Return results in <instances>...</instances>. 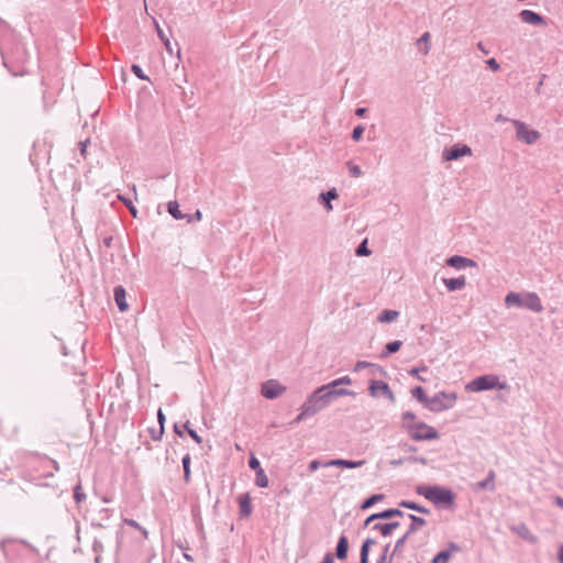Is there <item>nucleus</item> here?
<instances>
[{"label":"nucleus","instance_id":"43","mask_svg":"<svg viewBox=\"0 0 563 563\" xmlns=\"http://www.w3.org/2000/svg\"><path fill=\"white\" fill-rule=\"evenodd\" d=\"M341 386V383H339V378L330 382L329 384L320 386V388H325L324 391H331V390H340L341 388H338Z\"/></svg>","mask_w":563,"mask_h":563},{"label":"nucleus","instance_id":"45","mask_svg":"<svg viewBox=\"0 0 563 563\" xmlns=\"http://www.w3.org/2000/svg\"><path fill=\"white\" fill-rule=\"evenodd\" d=\"M74 498L76 499L77 503H81L86 498V495L82 493L81 485H77L75 487Z\"/></svg>","mask_w":563,"mask_h":563},{"label":"nucleus","instance_id":"16","mask_svg":"<svg viewBox=\"0 0 563 563\" xmlns=\"http://www.w3.org/2000/svg\"><path fill=\"white\" fill-rule=\"evenodd\" d=\"M511 531L518 534L521 539L528 541L531 544H536L538 542V537L534 536L528 526L523 522H520L516 526L511 527Z\"/></svg>","mask_w":563,"mask_h":563},{"label":"nucleus","instance_id":"51","mask_svg":"<svg viewBox=\"0 0 563 563\" xmlns=\"http://www.w3.org/2000/svg\"><path fill=\"white\" fill-rule=\"evenodd\" d=\"M486 64L487 66L493 70V71H498L500 69V65L499 63L496 60V58H489L486 60Z\"/></svg>","mask_w":563,"mask_h":563},{"label":"nucleus","instance_id":"57","mask_svg":"<svg viewBox=\"0 0 563 563\" xmlns=\"http://www.w3.org/2000/svg\"><path fill=\"white\" fill-rule=\"evenodd\" d=\"M339 383H341V385H351L352 379L350 378V376L346 375V376L340 377Z\"/></svg>","mask_w":563,"mask_h":563},{"label":"nucleus","instance_id":"4","mask_svg":"<svg viewBox=\"0 0 563 563\" xmlns=\"http://www.w3.org/2000/svg\"><path fill=\"white\" fill-rule=\"evenodd\" d=\"M405 430L415 441L437 440L440 437L439 432L433 427L422 421L405 423Z\"/></svg>","mask_w":563,"mask_h":563},{"label":"nucleus","instance_id":"53","mask_svg":"<svg viewBox=\"0 0 563 563\" xmlns=\"http://www.w3.org/2000/svg\"><path fill=\"white\" fill-rule=\"evenodd\" d=\"M407 461L412 462V463H419L421 465L428 464V460L424 456H409L407 459Z\"/></svg>","mask_w":563,"mask_h":563},{"label":"nucleus","instance_id":"38","mask_svg":"<svg viewBox=\"0 0 563 563\" xmlns=\"http://www.w3.org/2000/svg\"><path fill=\"white\" fill-rule=\"evenodd\" d=\"M156 29H157L158 36L163 41L166 49L172 54L173 49H172L169 38L165 35V33L163 32V30L159 27V25L157 23H156Z\"/></svg>","mask_w":563,"mask_h":563},{"label":"nucleus","instance_id":"55","mask_svg":"<svg viewBox=\"0 0 563 563\" xmlns=\"http://www.w3.org/2000/svg\"><path fill=\"white\" fill-rule=\"evenodd\" d=\"M320 563H334V555L328 552Z\"/></svg>","mask_w":563,"mask_h":563},{"label":"nucleus","instance_id":"15","mask_svg":"<svg viewBox=\"0 0 563 563\" xmlns=\"http://www.w3.org/2000/svg\"><path fill=\"white\" fill-rule=\"evenodd\" d=\"M495 477H496L495 471L489 470L486 478L475 483L473 485V489L475 492H481V490L494 492L496 489Z\"/></svg>","mask_w":563,"mask_h":563},{"label":"nucleus","instance_id":"8","mask_svg":"<svg viewBox=\"0 0 563 563\" xmlns=\"http://www.w3.org/2000/svg\"><path fill=\"white\" fill-rule=\"evenodd\" d=\"M368 390H369V394L371 396L373 397H377L378 396V391H382V394L390 401H395V395L391 390V388L389 387V385L383 380H376V379H372L369 382V386H368Z\"/></svg>","mask_w":563,"mask_h":563},{"label":"nucleus","instance_id":"59","mask_svg":"<svg viewBox=\"0 0 563 563\" xmlns=\"http://www.w3.org/2000/svg\"><path fill=\"white\" fill-rule=\"evenodd\" d=\"M367 108H356L355 115L362 118L366 114Z\"/></svg>","mask_w":563,"mask_h":563},{"label":"nucleus","instance_id":"50","mask_svg":"<svg viewBox=\"0 0 563 563\" xmlns=\"http://www.w3.org/2000/svg\"><path fill=\"white\" fill-rule=\"evenodd\" d=\"M427 369H428V367H427V366H422V367H413V368H411V369L409 371V374H410V375H412V376H416V377H417L419 380H421V382H426V379H424V378H422V377H420L418 374H419V372H420V371L426 372Z\"/></svg>","mask_w":563,"mask_h":563},{"label":"nucleus","instance_id":"63","mask_svg":"<svg viewBox=\"0 0 563 563\" xmlns=\"http://www.w3.org/2000/svg\"><path fill=\"white\" fill-rule=\"evenodd\" d=\"M558 559L560 563H563V544L559 548Z\"/></svg>","mask_w":563,"mask_h":563},{"label":"nucleus","instance_id":"14","mask_svg":"<svg viewBox=\"0 0 563 563\" xmlns=\"http://www.w3.org/2000/svg\"><path fill=\"white\" fill-rule=\"evenodd\" d=\"M365 464V460L360 461H352V460H344V459H334L325 461L322 464V467H330V466H336V467H343V468H357Z\"/></svg>","mask_w":563,"mask_h":563},{"label":"nucleus","instance_id":"22","mask_svg":"<svg viewBox=\"0 0 563 563\" xmlns=\"http://www.w3.org/2000/svg\"><path fill=\"white\" fill-rule=\"evenodd\" d=\"M339 197L336 189L332 188L325 192H321L319 199L323 203V207L327 211H331L333 209L331 201Z\"/></svg>","mask_w":563,"mask_h":563},{"label":"nucleus","instance_id":"29","mask_svg":"<svg viewBox=\"0 0 563 563\" xmlns=\"http://www.w3.org/2000/svg\"><path fill=\"white\" fill-rule=\"evenodd\" d=\"M411 395L424 407H427L430 397L427 396L424 389L421 386H416L415 388H412Z\"/></svg>","mask_w":563,"mask_h":563},{"label":"nucleus","instance_id":"58","mask_svg":"<svg viewBox=\"0 0 563 563\" xmlns=\"http://www.w3.org/2000/svg\"><path fill=\"white\" fill-rule=\"evenodd\" d=\"M376 543V541L372 538H367L363 541V545H365L366 548L371 549L372 545H374Z\"/></svg>","mask_w":563,"mask_h":563},{"label":"nucleus","instance_id":"27","mask_svg":"<svg viewBox=\"0 0 563 563\" xmlns=\"http://www.w3.org/2000/svg\"><path fill=\"white\" fill-rule=\"evenodd\" d=\"M384 499H385L384 494H373L362 501L360 508H361V510H367L371 507H373L375 504H377Z\"/></svg>","mask_w":563,"mask_h":563},{"label":"nucleus","instance_id":"9","mask_svg":"<svg viewBox=\"0 0 563 563\" xmlns=\"http://www.w3.org/2000/svg\"><path fill=\"white\" fill-rule=\"evenodd\" d=\"M405 514L398 508H387L383 511L369 515L363 522V528H367L375 520L390 519L394 517H402Z\"/></svg>","mask_w":563,"mask_h":563},{"label":"nucleus","instance_id":"19","mask_svg":"<svg viewBox=\"0 0 563 563\" xmlns=\"http://www.w3.org/2000/svg\"><path fill=\"white\" fill-rule=\"evenodd\" d=\"M443 284L449 291H456L465 287L466 278L463 275L456 278H443Z\"/></svg>","mask_w":563,"mask_h":563},{"label":"nucleus","instance_id":"60","mask_svg":"<svg viewBox=\"0 0 563 563\" xmlns=\"http://www.w3.org/2000/svg\"><path fill=\"white\" fill-rule=\"evenodd\" d=\"M389 549H390V543L385 544V547L382 550L380 555H385V558H389V555H390Z\"/></svg>","mask_w":563,"mask_h":563},{"label":"nucleus","instance_id":"33","mask_svg":"<svg viewBox=\"0 0 563 563\" xmlns=\"http://www.w3.org/2000/svg\"><path fill=\"white\" fill-rule=\"evenodd\" d=\"M190 455L186 454L183 457V467H184V479L186 483L190 482Z\"/></svg>","mask_w":563,"mask_h":563},{"label":"nucleus","instance_id":"20","mask_svg":"<svg viewBox=\"0 0 563 563\" xmlns=\"http://www.w3.org/2000/svg\"><path fill=\"white\" fill-rule=\"evenodd\" d=\"M126 294L122 286L114 288V300L120 311L124 312L129 309V305L125 300Z\"/></svg>","mask_w":563,"mask_h":563},{"label":"nucleus","instance_id":"6","mask_svg":"<svg viewBox=\"0 0 563 563\" xmlns=\"http://www.w3.org/2000/svg\"><path fill=\"white\" fill-rule=\"evenodd\" d=\"M511 122L516 128V137L518 141L531 145L540 139V133L537 130L529 129L525 122L519 120H511Z\"/></svg>","mask_w":563,"mask_h":563},{"label":"nucleus","instance_id":"40","mask_svg":"<svg viewBox=\"0 0 563 563\" xmlns=\"http://www.w3.org/2000/svg\"><path fill=\"white\" fill-rule=\"evenodd\" d=\"M364 130H365V128L363 125H361V124L356 125L352 131V135H351L352 140L355 142L361 141Z\"/></svg>","mask_w":563,"mask_h":563},{"label":"nucleus","instance_id":"48","mask_svg":"<svg viewBox=\"0 0 563 563\" xmlns=\"http://www.w3.org/2000/svg\"><path fill=\"white\" fill-rule=\"evenodd\" d=\"M119 199H120V200H122V201L125 203V206L129 208V210H130L131 214H132L134 218H136V216H137V210H136V208L133 206L132 201H131V200H128V199H125V198H123V197H121V196H119Z\"/></svg>","mask_w":563,"mask_h":563},{"label":"nucleus","instance_id":"28","mask_svg":"<svg viewBox=\"0 0 563 563\" xmlns=\"http://www.w3.org/2000/svg\"><path fill=\"white\" fill-rule=\"evenodd\" d=\"M408 518L411 520V523L409 526V532H416L417 530L427 525V521L422 517L409 514Z\"/></svg>","mask_w":563,"mask_h":563},{"label":"nucleus","instance_id":"36","mask_svg":"<svg viewBox=\"0 0 563 563\" xmlns=\"http://www.w3.org/2000/svg\"><path fill=\"white\" fill-rule=\"evenodd\" d=\"M372 530L378 531L383 537H389V526L386 523H375L372 526Z\"/></svg>","mask_w":563,"mask_h":563},{"label":"nucleus","instance_id":"17","mask_svg":"<svg viewBox=\"0 0 563 563\" xmlns=\"http://www.w3.org/2000/svg\"><path fill=\"white\" fill-rule=\"evenodd\" d=\"M238 503L240 507V516L242 518H247L252 514V504L250 494H241L238 497Z\"/></svg>","mask_w":563,"mask_h":563},{"label":"nucleus","instance_id":"32","mask_svg":"<svg viewBox=\"0 0 563 563\" xmlns=\"http://www.w3.org/2000/svg\"><path fill=\"white\" fill-rule=\"evenodd\" d=\"M371 254H372V251L367 246V239H365L357 245V247L355 250V255L356 256H369Z\"/></svg>","mask_w":563,"mask_h":563},{"label":"nucleus","instance_id":"47","mask_svg":"<svg viewBox=\"0 0 563 563\" xmlns=\"http://www.w3.org/2000/svg\"><path fill=\"white\" fill-rule=\"evenodd\" d=\"M132 71L137 78L142 80H148V77L143 73L142 68L139 65H132Z\"/></svg>","mask_w":563,"mask_h":563},{"label":"nucleus","instance_id":"44","mask_svg":"<svg viewBox=\"0 0 563 563\" xmlns=\"http://www.w3.org/2000/svg\"><path fill=\"white\" fill-rule=\"evenodd\" d=\"M401 419H402L404 424L405 423H416L415 422L416 415L412 411H405V412H402Z\"/></svg>","mask_w":563,"mask_h":563},{"label":"nucleus","instance_id":"49","mask_svg":"<svg viewBox=\"0 0 563 563\" xmlns=\"http://www.w3.org/2000/svg\"><path fill=\"white\" fill-rule=\"evenodd\" d=\"M371 362L367 361H357L353 367V372H360L364 368H369Z\"/></svg>","mask_w":563,"mask_h":563},{"label":"nucleus","instance_id":"18","mask_svg":"<svg viewBox=\"0 0 563 563\" xmlns=\"http://www.w3.org/2000/svg\"><path fill=\"white\" fill-rule=\"evenodd\" d=\"M349 553V539L345 534H341L336 547H335V558L338 560H345Z\"/></svg>","mask_w":563,"mask_h":563},{"label":"nucleus","instance_id":"26","mask_svg":"<svg viewBox=\"0 0 563 563\" xmlns=\"http://www.w3.org/2000/svg\"><path fill=\"white\" fill-rule=\"evenodd\" d=\"M398 317H399V311L391 310V309H385L378 314L377 320L380 323H389V322L395 321Z\"/></svg>","mask_w":563,"mask_h":563},{"label":"nucleus","instance_id":"21","mask_svg":"<svg viewBox=\"0 0 563 563\" xmlns=\"http://www.w3.org/2000/svg\"><path fill=\"white\" fill-rule=\"evenodd\" d=\"M262 394L268 399L276 398L279 394V385L277 382H267L262 387Z\"/></svg>","mask_w":563,"mask_h":563},{"label":"nucleus","instance_id":"3","mask_svg":"<svg viewBox=\"0 0 563 563\" xmlns=\"http://www.w3.org/2000/svg\"><path fill=\"white\" fill-rule=\"evenodd\" d=\"M507 387L506 383H501L499 377L494 374H487L477 376L472 379L466 386L465 389L467 391L479 393L485 390L493 389H505Z\"/></svg>","mask_w":563,"mask_h":563},{"label":"nucleus","instance_id":"13","mask_svg":"<svg viewBox=\"0 0 563 563\" xmlns=\"http://www.w3.org/2000/svg\"><path fill=\"white\" fill-rule=\"evenodd\" d=\"M522 308H527L533 312H542L543 306L540 297L536 292H525Z\"/></svg>","mask_w":563,"mask_h":563},{"label":"nucleus","instance_id":"30","mask_svg":"<svg viewBox=\"0 0 563 563\" xmlns=\"http://www.w3.org/2000/svg\"><path fill=\"white\" fill-rule=\"evenodd\" d=\"M407 541H405L401 537L396 541L393 551L390 552L388 563H393L394 556L400 555L404 551V547Z\"/></svg>","mask_w":563,"mask_h":563},{"label":"nucleus","instance_id":"64","mask_svg":"<svg viewBox=\"0 0 563 563\" xmlns=\"http://www.w3.org/2000/svg\"><path fill=\"white\" fill-rule=\"evenodd\" d=\"M389 558H385V555H379L376 563H388Z\"/></svg>","mask_w":563,"mask_h":563},{"label":"nucleus","instance_id":"35","mask_svg":"<svg viewBox=\"0 0 563 563\" xmlns=\"http://www.w3.org/2000/svg\"><path fill=\"white\" fill-rule=\"evenodd\" d=\"M368 369H369V375H372V376H386L387 375V372L385 371V368L375 363H371V366Z\"/></svg>","mask_w":563,"mask_h":563},{"label":"nucleus","instance_id":"7","mask_svg":"<svg viewBox=\"0 0 563 563\" xmlns=\"http://www.w3.org/2000/svg\"><path fill=\"white\" fill-rule=\"evenodd\" d=\"M472 155V150L466 144L456 143L449 148H444L442 153L443 161H457L464 156Z\"/></svg>","mask_w":563,"mask_h":563},{"label":"nucleus","instance_id":"25","mask_svg":"<svg viewBox=\"0 0 563 563\" xmlns=\"http://www.w3.org/2000/svg\"><path fill=\"white\" fill-rule=\"evenodd\" d=\"M399 507H402V508H406V509H410V510H415V511H418L420 514H424V515H429L430 514V509L426 508L424 506H421L415 501H411V500H401L399 501Z\"/></svg>","mask_w":563,"mask_h":563},{"label":"nucleus","instance_id":"52","mask_svg":"<svg viewBox=\"0 0 563 563\" xmlns=\"http://www.w3.org/2000/svg\"><path fill=\"white\" fill-rule=\"evenodd\" d=\"M323 463H324V462H321V461H319V460H312V461L309 463V465H308V470H309V472H311V473L316 472L319 467H321V466H322V464H323Z\"/></svg>","mask_w":563,"mask_h":563},{"label":"nucleus","instance_id":"46","mask_svg":"<svg viewBox=\"0 0 563 563\" xmlns=\"http://www.w3.org/2000/svg\"><path fill=\"white\" fill-rule=\"evenodd\" d=\"M184 428L187 430L188 434L195 440V442H197L198 444L202 442V439L197 434V432L194 429L189 427L188 422L184 426Z\"/></svg>","mask_w":563,"mask_h":563},{"label":"nucleus","instance_id":"54","mask_svg":"<svg viewBox=\"0 0 563 563\" xmlns=\"http://www.w3.org/2000/svg\"><path fill=\"white\" fill-rule=\"evenodd\" d=\"M249 464H250V467L256 472L258 470H262L260 466L258 460L254 455L251 456Z\"/></svg>","mask_w":563,"mask_h":563},{"label":"nucleus","instance_id":"10","mask_svg":"<svg viewBox=\"0 0 563 563\" xmlns=\"http://www.w3.org/2000/svg\"><path fill=\"white\" fill-rule=\"evenodd\" d=\"M462 551V548L456 542H449L444 550H441L433 556L435 563H449L453 554Z\"/></svg>","mask_w":563,"mask_h":563},{"label":"nucleus","instance_id":"37","mask_svg":"<svg viewBox=\"0 0 563 563\" xmlns=\"http://www.w3.org/2000/svg\"><path fill=\"white\" fill-rule=\"evenodd\" d=\"M123 522L130 527H133L134 529H137L139 531H141V533L143 534V537L145 539H147L148 537V532L146 529H144L143 527H141L135 520L133 519H124Z\"/></svg>","mask_w":563,"mask_h":563},{"label":"nucleus","instance_id":"5","mask_svg":"<svg viewBox=\"0 0 563 563\" xmlns=\"http://www.w3.org/2000/svg\"><path fill=\"white\" fill-rule=\"evenodd\" d=\"M456 393L439 391L429 398L427 407L432 412H441L455 406Z\"/></svg>","mask_w":563,"mask_h":563},{"label":"nucleus","instance_id":"34","mask_svg":"<svg viewBox=\"0 0 563 563\" xmlns=\"http://www.w3.org/2000/svg\"><path fill=\"white\" fill-rule=\"evenodd\" d=\"M429 41H430V33H429V32H424V33H423V34L418 38V41H417V44H418L419 46H421L422 44H424V47H423V49H422V53H423L424 55H427V54L429 53V49H430V47H429Z\"/></svg>","mask_w":563,"mask_h":563},{"label":"nucleus","instance_id":"61","mask_svg":"<svg viewBox=\"0 0 563 563\" xmlns=\"http://www.w3.org/2000/svg\"><path fill=\"white\" fill-rule=\"evenodd\" d=\"M477 48H478L482 53H484V54H486V55L489 53V51L485 48V46H484V44H483L482 42H478V43H477Z\"/></svg>","mask_w":563,"mask_h":563},{"label":"nucleus","instance_id":"11","mask_svg":"<svg viewBox=\"0 0 563 563\" xmlns=\"http://www.w3.org/2000/svg\"><path fill=\"white\" fill-rule=\"evenodd\" d=\"M519 16H520L521 21L527 24L538 25V26L539 25L545 26L548 24L547 20L543 15H541L532 10L525 9L519 13Z\"/></svg>","mask_w":563,"mask_h":563},{"label":"nucleus","instance_id":"62","mask_svg":"<svg viewBox=\"0 0 563 563\" xmlns=\"http://www.w3.org/2000/svg\"><path fill=\"white\" fill-rule=\"evenodd\" d=\"M404 459H398V460H391L390 461V465L393 466H400L402 463H404Z\"/></svg>","mask_w":563,"mask_h":563},{"label":"nucleus","instance_id":"56","mask_svg":"<svg viewBox=\"0 0 563 563\" xmlns=\"http://www.w3.org/2000/svg\"><path fill=\"white\" fill-rule=\"evenodd\" d=\"M387 525L389 526V534H391L394 530L400 527V522L398 521H390L387 522Z\"/></svg>","mask_w":563,"mask_h":563},{"label":"nucleus","instance_id":"39","mask_svg":"<svg viewBox=\"0 0 563 563\" xmlns=\"http://www.w3.org/2000/svg\"><path fill=\"white\" fill-rule=\"evenodd\" d=\"M256 484L260 487H266L268 485V478L263 470L256 472Z\"/></svg>","mask_w":563,"mask_h":563},{"label":"nucleus","instance_id":"24","mask_svg":"<svg viewBox=\"0 0 563 563\" xmlns=\"http://www.w3.org/2000/svg\"><path fill=\"white\" fill-rule=\"evenodd\" d=\"M522 302H523V294H518V292L511 291V292L507 294L505 297V305L507 307L516 306V307L522 308Z\"/></svg>","mask_w":563,"mask_h":563},{"label":"nucleus","instance_id":"42","mask_svg":"<svg viewBox=\"0 0 563 563\" xmlns=\"http://www.w3.org/2000/svg\"><path fill=\"white\" fill-rule=\"evenodd\" d=\"M347 166H349V172H350L351 176L360 177L362 175V169L358 165H355V164L349 162Z\"/></svg>","mask_w":563,"mask_h":563},{"label":"nucleus","instance_id":"2","mask_svg":"<svg viewBox=\"0 0 563 563\" xmlns=\"http://www.w3.org/2000/svg\"><path fill=\"white\" fill-rule=\"evenodd\" d=\"M416 493L431 501L438 509L454 510L455 494L449 487L440 485H418Z\"/></svg>","mask_w":563,"mask_h":563},{"label":"nucleus","instance_id":"31","mask_svg":"<svg viewBox=\"0 0 563 563\" xmlns=\"http://www.w3.org/2000/svg\"><path fill=\"white\" fill-rule=\"evenodd\" d=\"M168 212L177 220L184 219V214L179 210V205L177 201L168 202Z\"/></svg>","mask_w":563,"mask_h":563},{"label":"nucleus","instance_id":"41","mask_svg":"<svg viewBox=\"0 0 563 563\" xmlns=\"http://www.w3.org/2000/svg\"><path fill=\"white\" fill-rule=\"evenodd\" d=\"M369 550L368 548H366L365 545H361V550H360V563H368V555H369Z\"/></svg>","mask_w":563,"mask_h":563},{"label":"nucleus","instance_id":"1","mask_svg":"<svg viewBox=\"0 0 563 563\" xmlns=\"http://www.w3.org/2000/svg\"><path fill=\"white\" fill-rule=\"evenodd\" d=\"M325 388L318 387L302 404L300 413L291 421L298 423L309 417L314 416L327 408L335 398L341 396H354L355 393L350 389H340L324 391Z\"/></svg>","mask_w":563,"mask_h":563},{"label":"nucleus","instance_id":"23","mask_svg":"<svg viewBox=\"0 0 563 563\" xmlns=\"http://www.w3.org/2000/svg\"><path fill=\"white\" fill-rule=\"evenodd\" d=\"M402 346V341H399V340H395V341H391V342H388L384 350L382 351L380 353V358H386L388 357L389 355L398 352L400 350V347Z\"/></svg>","mask_w":563,"mask_h":563},{"label":"nucleus","instance_id":"12","mask_svg":"<svg viewBox=\"0 0 563 563\" xmlns=\"http://www.w3.org/2000/svg\"><path fill=\"white\" fill-rule=\"evenodd\" d=\"M446 265L455 269H464L475 267L477 264L474 260L461 255H452L445 261Z\"/></svg>","mask_w":563,"mask_h":563}]
</instances>
